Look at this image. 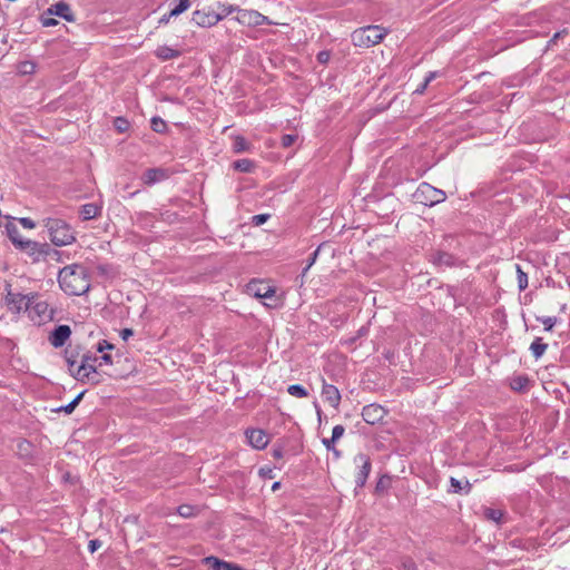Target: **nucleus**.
<instances>
[{
  "label": "nucleus",
  "mask_w": 570,
  "mask_h": 570,
  "mask_svg": "<svg viewBox=\"0 0 570 570\" xmlns=\"http://www.w3.org/2000/svg\"><path fill=\"white\" fill-rule=\"evenodd\" d=\"M60 288L70 296H81L90 289V279L87 268L80 264H71L58 273Z\"/></svg>",
  "instance_id": "obj_1"
},
{
  "label": "nucleus",
  "mask_w": 570,
  "mask_h": 570,
  "mask_svg": "<svg viewBox=\"0 0 570 570\" xmlns=\"http://www.w3.org/2000/svg\"><path fill=\"white\" fill-rule=\"evenodd\" d=\"M47 228L50 240L56 246H66L76 242V235L72 227L61 218L48 217L42 220Z\"/></svg>",
  "instance_id": "obj_2"
},
{
  "label": "nucleus",
  "mask_w": 570,
  "mask_h": 570,
  "mask_svg": "<svg viewBox=\"0 0 570 570\" xmlns=\"http://www.w3.org/2000/svg\"><path fill=\"white\" fill-rule=\"evenodd\" d=\"M387 35V30L381 26L370 24L353 31L351 38L356 47L370 48L380 43Z\"/></svg>",
  "instance_id": "obj_3"
},
{
  "label": "nucleus",
  "mask_w": 570,
  "mask_h": 570,
  "mask_svg": "<svg viewBox=\"0 0 570 570\" xmlns=\"http://www.w3.org/2000/svg\"><path fill=\"white\" fill-rule=\"evenodd\" d=\"M19 249L23 250L31 258L32 263H39L61 255L60 250L51 248L49 244L31 239H24L20 243Z\"/></svg>",
  "instance_id": "obj_4"
},
{
  "label": "nucleus",
  "mask_w": 570,
  "mask_h": 570,
  "mask_svg": "<svg viewBox=\"0 0 570 570\" xmlns=\"http://www.w3.org/2000/svg\"><path fill=\"white\" fill-rule=\"evenodd\" d=\"M413 200L428 207L435 206L446 199V194L428 183H421L413 194Z\"/></svg>",
  "instance_id": "obj_5"
},
{
  "label": "nucleus",
  "mask_w": 570,
  "mask_h": 570,
  "mask_svg": "<svg viewBox=\"0 0 570 570\" xmlns=\"http://www.w3.org/2000/svg\"><path fill=\"white\" fill-rule=\"evenodd\" d=\"M353 462L356 468L355 485L356 489H362L365 485L368 474L372 470V462L370 456L365 453H357L354 456Z\"/></svg>",
  "instance_id": "obj_6"
},
{
  "label": "nucleus",
  "mask_w": 570,
  "mask_h": 570,
  "mask_svg": "<svg viewBox=\"0 0 570 570\" xmlns=\"http://www.w3.org/2000/svg\"><path fill=\"white\" fill-rule=\"evenodd\" d=\"M32 298H35V296H31V293L22 294L8 291L6 294V303L9 309L16 313L29 311L30 302H32Z\"/></svg>",
  "instance_id": "obj_7"
},
{
  "label": "nucleus",
  "mask_w": 570,
  "mask_h": 570,
  "mask_svg": "<svg viewBox=\"0 0 570 570\" xmlns=\"http://www.w3.org/2000/svg\"><path fill=\"white\" fill-rule=\"evenodd\" d=\"M32 302H30V313L38 317V322L51 321L53 318V309L49 308V304L41 299L38 293H31Z\"/></svg>",
  "instance_id": "obj_8"
},
{
  "label": "nucleus",
  "mask_w": 570,
  "mask_h": 570,
  "mask_svg": "<svg viewBox=\"0 0 570 570\" xmlns=\"http://www.w3.org/2000/svg\"><path fill=\"white\" fill-rule=\"evenodd\" d=\"M98 362V356L91 353H86L81 356V363L77 366L75 379L79 382H85V377L89 376V373H95L96 363Z\"/></svg>",
  "instance_id": "obj_9"
},
{
  "label": "nucleus",
  "mask_w": 570,
  "mask_h": 570,
  "mask_svg": "<svg viewBox=\"0 0 570 570\" xmlns=\"http://www.w3.org/2000/svg\"><path fill=\"white\" fill-rule=\"evenodd\" d=\"M222 20V16L214 10L202 9L193 12L191 21L199 27L209 28L217 24Z\"/></svg>",
  "instance_id": "obj_10"
},
{
  "label": "nucleus",
  "mask_w": 570,
  "mask_h": 570,
  "mask_svg": "<svg viewBox=\"0 0 570 570\" xmlns=\"http://www.w3.org/2000/svg\"><path fill=\"white\" fill-rule=\"evenodd\" d=\"M237 21L249 27H258L268 23L267 17L256 10H238Z\"/></svg>",
  "instance_id": "obj_11"
},
{
  "label": "nucleus",
  "mask_w": 570,
  "mask_h": 570,
  "mask_svg": "<svg viewBox=\"0 0 570 570\" xmlns=\"http://www.w3.org/2000/svg\"><path fill=\"white\" fill-rule=\"evenodd\" d=\"M386 415V410L379 404L365 405L362 410V417L368 424H376L383 421Z\"/></svg>",
  "instance_id": "obj_12"
},
{
  "label": "nucleus",
  "mask_w": 570,
  "mask_h": 570,
  "mask_svg": "<svg viewBox=\"0 0 570 570\" xmlns=\"http://www.w3.org/2000/svg\"><path fill=\"white\" fill-rule=\"evenodd\" d=\"M248 443L257 450L265 449L269 443V436L264 430L248 429L245 432Z\"/></svg>",
  "instance_id": "obj_13"
},
{
  "label": "nucleus",
  "mask_w": 570,
  "mask_h": 570,
  "mask_svg": "<svg viewBox=\"0 0 570 570\" xmlns=\"http://www.w3.org/2000/svg\"><path fill=\"white\" fill-rule=\"evenodd\" d=\"M170 176V171L165 168L156 167L148 168L141 176V180L147 186H153L155 184L161 183L168 179Z\"/></svg>",
  "instance_id": "obj_14"
},
{
  "label": "nucleus",
  "mask_w": 570,
  "mask_h": 570,
  "mask_svg": "<svg viewBox=\"0 0 570 570\" xmlns=\"http://www.w3.org/2000/svg\"><path fill=\"white\" fill-rule=\"evenodd\" d=\"M70 335L71 328L69 325H58L49 334L48 341L53 347L58 348L66 344Z\"/></svg>",
  "instance_id": "obj_15"
},
{
  "label": "nucleus",
  "mask_w": 570,
  "mask_h": 570,
  "mask_svg": "<svg viewBox=\"0 0 570 570\" xmlns=\"http://www.w3.org/2000/svg\"><path fill=\"white\" fill-rule=\"evenodd\" d=\"M247 292L258 298L272 297L275 289L263 281H252L247 284Z\"/></svg>",
  "instance_id": "obj_16"
},
{
  "label": "nucleus",
  "mask_w": 570,
  "mask_h": 570,
  "mask_svg": "<svg viewBox=\"0 0 570 570\" xmlns=\"http://www.w3.org/2000/svg\"><path fill=\"white\" fill-rule=\"evenodd\" d=\"M45 14L49 16H58L62 19H65L68 22H73L76 20V17L70 8V6L63 1H59L55 4H51Z\"/></svg>",
  "instance_id": "obj_17"
},
{
  "label": "nucleus",
  "mask_w": 570,
  "mask_h": 570,
  "mask_svg": "<svg viewBox=\"0 0 570 570\" xmlns=\"http://www.w3.org/2000/svg\"><path fill=\"white\" fill-rule=\"evenodd\" d=\"M322 396L323 399L334 409H338L341 403V393L338 389L332 384H328L323 379V386H322Z\"/></svg>",
  "instance_id": "obj_18"
},
{
  "label": "nucleus",
  "mask_w": 570,
  "mask_h": 570,
  "mask_svg": "<svg viewBox=\"0 0 570 570\" xmlns=\"http://www.w3.org/2000/svg\"><path fill=\"white\" fill-rule=\"evenodd\" d=\"M430 261L434 265L446 266V267L455 266L458 263V258L454 255L446 253V252H442V250H438V252L431 254Z\"/></svg>",
  "instance_id": "obj_19"
},
{
  "label": "nucleus",
  "mask_w": 570,
  "mask_h": 570,
  "mask_svg": "<svg viewBox=\"0 0 570 570\" xmlns=\"http://www.w3.org/2000/svg\"><path fill=\"white\" fill-rule=\"evenodd\" d=\"M4 220H6V223L3 225H4L8 237L10 238L12 244L17 248H19L20 243H22L24 239L21 237L16 224L10 220V217H4Z\"/></svg>",
  "instance_id": "obj_20"
},
{
  "label": "nucleus",
  "mask_w": 570,
  "mask_h": 570,
  "mask_svg": "<svg viewBox=\"0 0 570 570\" xmlns=\"http://www.w3.org/2000/svg\"><path fill=\"white\" fill-rule=\"evenodd\" d=\"M203 562L212 570H232L234 568V563L227 562L214 556L204 558Z\"/></svg>",
  "instance_id": "obj_21"
},
{
  "label": "nucleus",
  "mask_w": 570,
  "mask_h": 570,
  "mask_svg": "<svg viewBox=\"0 0 570 570\" xmlns=\"http://www.w3.org/2000/svg\"><path fill=\"white\" fill-rule=\"evenodd\" d=\"M79 214L83 220L97 218L101 215V206L95 203L85 204L80 207Z\"/></svg>",
  "instance_id": "obj_22"
},
{
  "label": "nucleus",
  "mask_w": 570,
  "mask_h": 570,
  "mask_svg": "<svg viewBox=\"0 0 570 570\" xmlns=\"http://www.w3.org/2000/svg\"><path fill=\"white\" fill-rule=\"evenodd\" d=\"M450 484L451 488L449 490L450 493H462V494H469L472 490V484L469 482V480H464V482L451 476L450 478Z\"/></svg>",
  "instance_id": "obj_23"
},
{
  "label": "nucleus",
  "mask_w": 570,
  "mask_h": 570,
  "mask_svg": "<svg viewBox=\"0 0 570 570\" xmlns=\"http://www.w3.org/2000/svg\"><path fill=\"white\" fill-rule=\"evenodd\" d=\"M95 269L97 275L105 279H114L118 275L117 267L108 263L97 264Z\"/></svg>",
  "instance_id": "obj_24"
},
{
  "label": "nucleus",
  "mask_w": 570,
  "mask_h": 570,
  "mask_svg": "<svg viewBox=\"0 0 570 570\" xmlns=\"http://www.w3.org/2000/svg\"><path fill=\"white\" fill-rule=\"evenodd\" d=\"M155 55L163 61L170 60L180 56V51L168 46H160L156 49Z\"/></svg>",
  "instance_id": "obj_25"
},
{
  "label": "nucleus",
  "mask_w": 570,
  "mask_h": 570,
  "mask_svg": "<svg viewBox=\"0 0 570 570\" xmlns=\"http://www.w3.org/2000/svg\"><path fill=\"white\" fill-rule=\"evenodd\" d=\"M529 385H530V379L525 374L514 376V377H512V380L510 382L511 389L513 391H518V392L528 390Z\"/></svg>",
  "instance_id": "obj_26"
},
{
  "label": "nucleus",
  "mask_w": 570,
  "mask_h": 570,
  "mask_svg": "<svg viewBox=\"0 0 570 570\" xmlns=\"http://www.w3.org/2000/svg\"><path fill=\"white\" fill-rule=\"evenodd\" d=\"M79 356V352L77 350H65V360L68 364L69 372L75 377L76 368H77V358Z\"/></svg>",
  "instance_id": "obj_27"
},
{
  "label": "nucleus",
  "mask_w": 570,
  "mask_h": 570,
  "mask_svg": "<svg viewBox=\"0 0 570 570\" xmlns=\"http://www.w3.org/2000/svg\"><path fill=\"white\" fill-rule=\"evenodd\" d=\"M548 348V344L543 343L541 337H537L530 345L532 356L538 360L540 358Z\"/></svg>",
  "instance_id": "obj_28"
},
{
  "label": "nucleus",
  "mask_w": 570,
  "mask_h": 570,
  "mask_svg": "<svg viewBox=\"0 0 570 570\" xmlns=\"http://www.w3.org/2000/svg\"><path fill=\"white\" fill-rule=\"evenodd\" d=\"M85 393L86 391L80 392L71 402H69L67 405L58 407L56 411L65 412L66 414H71L82 400Z\"/></svg>",
  "instance_id": "obj_29"
},
{
  "label": "nucleus",
  "mask_w": 570,
  "mask_h": 570,
  "mask_svg": "<svg viewBox=\"0 0 570 570\" xmlns=\"http://www.w3.org/2000/svg\"><path fill=\"white\" fill-rule=\"evenodd\" d=\"M250 148V144L243 136H235L233 140V150L235 153H244L248 151Z\"/></svg>",
  "instance_id": "obj_30"
},
{
  "label": "nucleus",
  "mask_w": 570,
  "mask_h": 570,
  "mask_svg": "<svg viewBox=\"0 0 570 570\" xmlns=\"http://www.w3.org/2000/svg\"><path fill=\"white\" fill-rule=\"evenodd\" d=\"M233 167L240 173H250L254 168V163L250 159L243 158L234 161Z\"/></svg>",
  "instance_id": "obj_31"
},
{
  "label": "nucleus",
  "mask_w": 570,
  "mask_h": 570,
  "mask_svg": "<svg viewBox=\"0 0 570 570\" xmlns=\"http://www.w3.org/2000/svg\"><path fill=\"white\" fill-rule=\"evenodd\" d=\"M287 392H288L289 395L298 397V399H303V397H306L308 395L307 390L303 385H301V384H292V385H289L287 387Z\"/></svg>",
  "instance_id": "obj_32"
},
{
  "label": "nucleus",
  "mask_w": 570,
  "mask_h": 570,
  "mask_svg": "<svg viewBox=\"0 0 570 570\" xmlns=\"http://www.w3.org/2000/svg\"><path fill=\"white\" fill-rule=\"evenodd\" d=\"M190 7V0H175V6L170 10L171 16L178 17Z\"/></svg>",
  "instance_id": "obj_33"
},
{
  "label": "nucleus",
  "mask_w": 570,
  "mask_h": 570,
  "mask_svg": "<svg viewBox=\"0 0 570 570\" xmlns=\"http://www.w3.org/2000/svg\"><path fill=\"white\" fill-rule=\"evenodd\" d=\"M537 321L540 322L544 326V331H552L553 326L558 323V317L556 316H537Z\"/></svg>",
  "instance_id": "obj_34"
},
{
  "label": "nucleus",
  "mask_w": 570,
  "mask_h": 570,
  "mask_svg": "<svg viewBox=\"0 0 570 570\" xmlns=\"http://www.w3.org/2000/svg\"><path fill=\"white\" fill-rule=\"evenodd\" d=\"M484 515L488 520L500 523L503 517V512L499 509L487 508L484 510Z\"/></svg>",
  "instance_id": "obj_35"
},
{
  "label": "nucleus",
  "mask_w": 570,
  "mask_h": 570,
  "mask_svg": "<svg viewBox=\"0 0 570 570\" xmlns=\"http://www.w3.org/2000/svg\"><path fill=\"white\" fill-rule=\"evenodd\" d=\"M151 129L155 132H165L167 129V124L158 116H155L150 120Z\"/></svg>",
  "instance_id": "obj_36"
},
{
  "label": "nucleus",
  "mask_w": 570,
  "mask_h": 570,
  "mask_svg": "<svg viewBox=\"0 0 570 570\" xmlns=\"http://www.w3.org/2000/svg\"><path fill=\"white\" fill-rule=\"evenodd\" d=\"M177 513L183 518H193L196 515V509L190 504H181L177 508Z\"/></svg>",
  "instance_id": "obj_37"
},
{
  "label": "nucleus",
  "mask_w": 570,
  "mask_h": 570,
  "mask_svg": "<svg viewBox=\"0 0 570 570\" xmlns=\"http://www.w3.org/2000/svg\"><path fill=\"white\" fill-rule=\"evenodd\" d=\"M436 75V71H430L424 78V81L414 90V94L422 95L428 88L429 83L435 79Z\"/></svg>",
  "instance_id": "obj_38"
},
{
  "label": "nucleus",
  "mask_w": 570,
  "mask_h": 570,
  "mask_svg": "<svg viewBox=\"0 0 570 570\" xmlns=\"http://www.w3.org/2000/svg\"><path fill=\"white\" fill-rule=\"evenodd\" d=\"M518 274V287L520 291H524L528 287V275L524 273L520 265H517Z\"/></svg>",
  "instance_id": "obj_39"
},
{
  "label": "nucleus",
  "mask_w": 570,
  "mask_h": 570,
  "mask_svg": "<svg viewBox=\"0 0 570 570\" xmlns=\"http://www.w3.org/2000/svg\"><path fill=\"white\" fill-rule=\"evenodd\" d=\"M321 247L322 245H320L309 256L308 261H307V264L306 266L303 268L302 271V274L303 276L306 275V273L308 272V269L315 264L317 257H318V254H320V250H321Z\"/></svg>",
  "instance_id": "obj_40"
},
{
  "label": "nucleus",
  "mask_w": 570,
  "mask_h": 570,
  "mask_svg": "<svg viewBox=\"0 0 570 570\" xmlns=\"http://www.w3.org/2000/svg\"><path fill=\"white\" fill-rule=\"evenodd\" d=\"M345 432V428L343 425H335L332 431V438L330 439V443H335L338 439L343 436Z\"/></svg>",
  "instance_id": "obj_41"
},
{
  "label": "nucleus",
  "mask_w": 570,
  "mask_h": 570,
  "mask_svg": "<svg viewBox=\"0 0 570 570\" xmlns=\"http://www.w3.org/2000/svg\"><path fill=\"white\" fill-rule=\"evenodd\" d=\"M36 70V63L32 61H23L20 63V72L23 75L33 73Z\"/></svg>",
  "instance_id": "obj_42"
},
{
  "label": "nucleus",
  "mask_w": 570,
  "mask_h": 570,
  "mask_svg": "<svg viewBox=\"0 0 570 570\" xmlns=\"http://www.w3.org/2000/svg\"><path fill=\"white\" fill-rule=\"evenodd\" d=\"M219 8L222 9V12L218 13L219 16H222V20L229 16L230 13H233L234 11H237L238 12V8L233 6V4H219Z\"/></svg>",
  "instance_id": "obj_43"
},
{
  "label": "nucleus",
  "mask_w": 570,
  "mask_h": 570,
  "mask_svg": "<svg viewBox=\"0 0 570 570\" xmlns=\"http://www.w3.org/2000/svg\"><path fill=\"white\" fill-rule=\"evenodd\" d=\"M401 570H417L415 562L411 558H403L401 560Z\"/></svg>",
  "instance_id": "obj_44"
},
{
  "label": "nucleus",
  "mask_w": 570,
  "mask_h": 570,
  "mask_svg": "<svg viewBox=\"0 0 570 570\" xmlns=\"http://www.w3.org/2000/svg\"><path fill=\"white\" fill-rule=\"evenodd\" d=\"M115 126L119 132H124L128 129L129 122L126 118L117 117L115 119Z\"/></svg>",
  "instance_id": "obj_45"
},
{
  "label": "nucleus",
  "mask_w": 570,
  "mask_h": 570,
  "mask_svg": "<svg viewBox=\"0 0 570 570\" xmlns=\"http://www.w3.org/2000/svg\"><path fill=\"white\" fill-rule=\"evenodd\" d=\"M322 443L324 444V446L326 448L327 451H332L333 452V454H334V456L336 459H338L341 456V451H338L335 448V443H330V439H323Z\"/></svg>",
  "instance_id": "obj_46"
},
{
  "label": "nucleus",
  "mask_w": 570,
  "mask_h": 570,
  "mask_svg": "<svg viewBox=\"0 0 570 570\" xmlns=\"http://www.w3.org/2000/svg\"><path fill=\"white\" fill-rule=\"evenodd\" d=\"M85 382H90L94 385L100 384L102 382L101 375L97 372V368H95V373L90 374L88 377H85Z\"/></svg>",
  "instance_id": "obj_47"
},
{
  "label": "nucleus",
  "mask_w": 570,
  "mask_h": 570,
  "mask_svg": "<svg viewBox=\"0 0 570 570\" xmlns=\"http://www.w3.org/2000/svg\"><path fill=\"white\" fill-rule=\"evenodd\" d=\"M316 59L321 65H326L331 59V51H328V50L320 51L316 56Z\"/></svg>",
  "instance_id": "obj_48"
},
{
  "label": "nucleus",
  "mask_w": 570,
  "mask_h": 570,
  "mask_svg": "<svg viewBox=\"0 0 570 570\" xmlns=\"http://www.w3.org/2000/svg\"><path fill=\"white\" fill-rule=\"evenodd\" d=\"M269 218L268 214H258L253 216L252 222L256 226H261L266 223V220Z\"/></svg>",
  "instance_id": "obj_49"
},
{
  "label": "nucleus",
  "mask_w": 570,
  "mask_h": 570,
  "mask_svg": "<svg viewBox=\"0 0 570 570\" xmlns=\"http://www.w3.org/2000/svg\"><path fill=\"white\" fill-rule=\"evenodd\" d=\"M296 138L297 137L295 135H289V134L284 135L282 137V141H281L282 146L285 148L291 147L295 142Z\"/></svg>",
  "instance_id": "obj_50"
},
{
  "label": "nucleus",
  "mask_w": 570,
  "mask_h": 570,
  "mask_svg": "<svg viewBox=\"0 0 570 570\" xmlns=\"http://www.w3.org/2000/svg\"><path fill=\"white\" fill-rule=\"evenodd\" d=\"M112 348H114V345L111 343L107 342L106 340H102L97 345V351L100 353H102L105 351H110Z\"/></svg>",
  "instance_id": "obj_51"
},
{
  "label": "nucleus",
  "mask_w": 570,
  "mask_h": 570,
  "mask_svg": "<svg viewBox=\"0 0 570 570\" xmlns=\"http://www.w3.org/2000/svg\"><path fill=\"white\" fill-rule=\"evenodd\" d=\"M19 223L24 227V228H28V229H32L36 227V223L29 218V217H21L19 219Z\"/></svg>",
  "instance_id": "obj_52"
},
{
  "label": "nucleus",
  "mask_w": 570,
  "mask_h": 570,
  "mask_svg": "<svg viewBox=\"0 0 570 570\" xmlns=\"http://www.w3.org/2000/svg\"><path fill=\"white\" fill-rule=\"evenodd\" d=\"M101 547V541L98 539L90 540L88 543V550L90 553L96 552Z\"/></svg>",
  "instance_id": "obj_53"
},
{
  "label": "nucleus",
  "mask_w": 570,
  "mask_h": 570,
  "mask_svg": "<svg viewBox=\"0 0 570 570\" xmlns=\"http://www.w3.org/2000/svg\"><path fill=\"white\" fill-rule=\"evenodd\" d=\"M41 23L43 27H52L58 24V21L51 17H46L45 14L41 17Z\"/></svg>",
  "instance_id": "obj_54"
},
{
  "label": "nucleus",
  "mask_w": 570,
  "mask_h": 570,
  "mask_svg": "<svg viewBox=\"0 0 570 570\" xmlns=\"http://www.w3.org/2000/svg\"><path fill=\"white\" fill-rule=\"evenodd\" d=\"M258 473L262 478H273V470L271 468H261Z\"/></svg>",
  "instance_id": "obj_55"
},
{
  "label": "nucleus",
  "mask_w": 570,
  "mask_h": 570,
  "mask_svg": "<svg viewBox=\"0 0 570 570\" xmlns=\"http://www.w3.org/2000/svg\"><path fill=\"white\" fill-rule=\"evenodd\" d=\"M283 454H284V451H283V448L282 446H274L273 450H272V455L274 459H282L283 458Z\"/></svg>",
  "instance_id": "obj_56"
},
{
  "label": "nucleus",
  "mask_w": 570,
  "mask_h": 570,
  "mask_svg": "<svg viewBox=\"0 0 570 570\" xmlns=\"http://www.w3.org/2000/svg\"><path fill=\"white\" fill-rule=\"evenodd\" d=\"M99 366L102 364H112L111 355L110 354H104L100 357H98Z\"/></svg>",
  "instance_id": "obj_57"
},
{
  "label": "nucleus",
  "mask_w": 570,
  "mask_h": 570,
  "mask_svg": "<svg viewBox=\"0 0 570 570\" xmlns=\"http://www.w3.org/2000/svg\"><path fill=\"white\" fill-rule=\"evenodd\" d=\"M134 332L131 328H124L120 332V336L124 341H127L130 336H132Z\"/></svg>",
  "instance_id": "obj_58"
},
{
  "label": "nucleus",
  "mask_w": 570,
  "mask_h": 570,
  "mask_svg": "<svg viewBox=\"0 0 570 570\" xmlns=\"http://www.w3.org/2000/svg\"><path fill=\"white\" fill-rule=\"evenodd\" d=\"M175 16H171V11H169L168 13L164 14L160 19H159V23L160 24H167L169 22V20L171 18H174Z\"/></svg>",
  "instance_id": "obj_59"
},
{
  "label": "nucleus",
  "mask_w": 570,
  "mask_h": 570,
  "mask_svg": "<svg viewBox=\"0 0 570 570\" xmlns=\"http://www.w3.org/2000/svg\"><path fill=\"white\" fill-rule=\"evenodd\" d=\"M367 333H368L367 327L362 326V327L358 330V332H357V337L365 336V335H367Z\"/></svg>",
  "instance_id": "obj_60"
},
{
  "label": "nucleus",
  "mask_w": 570,
  "mask_h": 570,
  "mask_svg": "<svg viewBox=\"0 0 570 570\" xmlns=\"http://www.w3.org/2000/svg\"><path fill=\"white\" fill-rule=\"evenodd\" d=\"M281 488V482H274L273 485H272V490L273 491H276Z\"/></svg>",
  "instance_id": "obj_61"
},
{
  "label": "nucleus",
  "mask_w": 570,
  "mask_h": 570,
  "mask_svg": "<svg viewBox=\"0 0 570 570\" xmlns=\"http://www.w3.org/2000/svg\"><path fill=\"white\" fill-rule=\"evenodd\" d=\"M383 488H384V485H383V481H382V480H380V481L377 482V484H376V491H381Z\"/></svg>",
  "instance_id": "obj_62"
},
{
  "label": "nucleus",
  "mask_w": 570,
  "mask_h": 570,
  "mask_svg": "<svg viewBox=\"0 0 570 570\" xmlns=\"http://www.w3.org/2000/svg\"><path fill=\"white\" fill-rule=\"evenodd\" d=\"M62 255H63V253L61 252L60 256H53V258H51V259L57 261V262H62Z\"/></svg>",
  "instance_id": "obj_63"
},
{
  "label": "nucleus",
  "mask_w": 570,
  "mask_h": 570,
  "mask_svg": "<svg viewBox=\"0 0 570 570\" xmlns=\"http://www.w3.org/2000/svg\"><path fill=\"white\" fill-rule=\"evenodd\" d=\"M149 216H150L149 213H141V214H139L140 218H148Z\"/></svg>",
  "instance_id": "obj_64"
}]
</instances>
